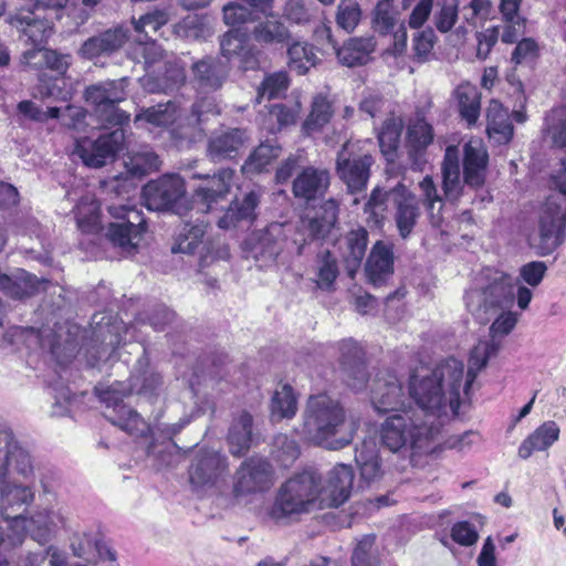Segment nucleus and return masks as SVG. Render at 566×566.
<instances>
[{
	"label": "nucleus",
	"mask_w": 566,
	"mask_h": 566,
	"mask_svg": "<svg viewBox=\"0 0 566 566\" xmlns=\"http://www.w3.org/2000/svg\"><path fill=\"white\" fill-rule=\"evenodd\" d=\"M174 32L186 40H206L213 34V19L209 15L188 14L175 24Z\"/></svg>",
	"instance_id": "obj_45"
},
{
	"label": "nucleus",
	"mask_w": 566,
	"mask_h": 566,
	"mask_svg": "<svg viewBox=\"0 0 566 566\" xmlns=\"http://www.w3.org/2000/svg\"><path fill=\"white\" fill-rule=\"evenodd\" d=\"M49 8L21 6L8 19L20 36L34 46L46 42L53 30L52 19L46 15Z\"/></svg>",
	"instance_id": "obj_18"
},
{
	"label": "nucleus",
	"mask_w": 566,
	"mask_h": 566,
	"mask_svg": "<svg viewBox=\"0 0 566 566\" xmlns=\"http://www.w3.org/2000/svg\"><path fill=\"white\" fill-rule=\"evenodd\" d=\"M558 424L548 420L536 428L518 447V455L528 459L534 452L545 451L559 438Z\"/></svg>",
	"instance_id": "obj_39"
},
{
	"label": "nucleus",
	"mask_w": 566,
	"mask_h": 566,
	"mask_svg": "<svg viewBox=\"0 0 566 566\" xmlns=\"http://www.w3.org/2000/svg\"><path fill=\"white\" fill-rule=\"evenodd\" d=\"M125 143L124 129L119 126L108 134L101 135L96 140L80 139L75 145V154L87 167L99 168L123 148Z\"/></svg>",
	"instance_id": "obj_20"
},
{
	"label": "nucleus",
	"mask_w": 566,
	"mask_h": 566,
	"mask_svg": "<svg viewBox=\"0 0 566 566\" xmlns=\"http://www.w3.org/2000/svg\"><path fill=\"white\" fill-rule=\"evenodd\" d=\"M517 323V315L511 311L501 313L492 323L490 339L480 340L471 350L469 357V368L463 374L461 387L464 389V396L469 397L470 388L474 382L478 373L482 370L489 359L496 356L501 343L497 337H503L512 332Z\"/></svg>",
	"instance_id": "obj_11"
},
{
	"label": "nucleus",
	"mask_w": 566,
	"mask_h": 566,
	"mask_svg": "<svg viewBox=\"0 0 566 566\" xmlns=\"http://www.w3.org/2000/svg\"><path fill=\"white\" fill-rule=\"evenodd\" d=\"M463 181L455 150L448 147L442 164L443 192L448 200H458L463 190V184L470 188L483 186L486 176L489 155L480 139H471L464 145Z\"/></svg>",
	"instance_id": "obj_7"
},
{
	"label": "nucleus",
	"mask_w": 566,
	"mask_h": 566,
	"mask_svg": "<svg viewBox=\"0 0 566 566\" xmlns=\"http://www.w3.org/2000/svg\"><path fill=\"white\" fill-rule=\"evenodd\" d=\"M281 155V146L275 140L261 143L248 157L242 172L253 175L262 172Z\"/></svg>",
	"instance_id": "obj_48"
},
{
	"label": "nucleus",
	"mask_w": 566,
	"mask_h": 566,
	"mask_svg": "<svg viewBox=\"0 0 566 566\" xmlns=\"http://www.w3.org/2000/svg\"><path fill=\"white\" fill-rule=\"evenodd\" d=\"M281 232L282 226L273 223L265 230L252 233L243 242L245 258L255 260L261 268L273 263L282 249L277 240Z\"/></svg>",
	"instance_id": "obj_26"
},
{
	"label": "nucleus",
	"mask_w": 566,
	"mask_h": 566,
	"mask_svg": "<svg viewBox=\"0 0 566 566\" xmlns=\"http://www.w3.org/2000/svg\"><path fill=\"white\" fill-rule=\"evenodd\" d=\"M376 536L364 535L356 544L352 555L353 566H380L379 557L374 548Z\"/></svg>",
	"instance_id": "obj_57"
},
{
	"label": "nucleus",
	"mask_w": 566,
	"mask_h": 566,
	"mask_svg": "<svg viewBox=\"0 0 566 566\" xmlns=\"http://www.w3.org/2000/svg\"><path fill=\"white\" fill-rule=\"evenodd\" d=\"M376 42L371 36L353 38L336 51L337 57L343 65L348 67L364 65L370 60Z\"/></svg>",
	"instance_id": "obj_43"
},
{
	"label": "nucleus",
	"mask_w": 566,
	"mask_h": 566,
	"mask_svg": "<svg viewBox=\"0 0 566 566\" xmlns=\"http://www.w3.org/2000/svg\"><path fill=\"white\" fill-rule=\"evenodd\" d=\"M392 201L391 192L381 191L375 189L369 200L365 206V213L373 220L376 226H379L385 219V212L387 209V202Z\"/></svg>",
	"instance_id": "obj_63"
},
{
	"label": "nucleus",
	"mask_w": 566,
	"mask_h": 566,
	"mask_svg": "<svg viewBox=\"0 0 566 566\" xmlns=\"http://www.w3.org/2000/svg\"><path fill=\"white\" fill-rule=\"evenodd\" d=\"M80 328L71 325L66 328V337L63 338L64 328L59 329L33 327H18L14 335L23 339L29 348L39 346L42 350H46L56 363L63 367L67 365L80 352L77 335Z\"/></svg>",
	"instance_id": "obj_10"
},
{
	"label": "nucleus",
	"mask_w": 566,
	"mask_h": 566,
	"mask_svg": "<svg viewBox=\"0 0 566 566\" xmlns=\"http://www.w3.org/2000/svg\"><path fill=\"white\" fill-rule=\"evenodd\" d=\"M337 219L338 203L336 200L329 199L319 207L313 217L303 222L313 240H324L331 235Z\"/></svg>",
	"instance_id": "obj_41"
},
{
	"label": "nucleus",
	"mask_w": 566,
	"mask_h": 566,
	"mask_svg": "<svg viewBox=\"0 0 566 566\" xmlns=\"http://www.w3.org/2000/svg\"><path fill=\"white\" fill-rule=\"evenodd\" d=\"M319 505V475L304 471L289 479L280 488L270 511V516L281 522L292 515L308 513Z\"/></svg>",
	"instance_id": "obj_8"
},
{
	"label": "nucleus",
	"mask_w": 566,
	"mask_h": 566,
	"mask_svg": "<svg viewBox=\"0 0 566 566\" xmlns=\"http://www.w3.org/2000/svg\"><path fill=\"white\" fill-rule=\"evenodd\" d=\"M163 385V378L155 371H143L133 375L129 385L114 382L103 389L96 387V394L105 405V418L114 426L135 437H146L154 428L135 410L123 403L124 397L137 394L149 398L157 396Z\"/></svg>",
	"instance_id": "obj_3"
},
{
	"label": "nucleus",
	"mask_w": 566,
	"mask_h": 566,
	"mask_svg": "<svg viewBox=\"0 0 566 566\" xmlns=\"http://www.w3.org/2000/svg\"><path fill=\"white\" fill-rule=\"evenodd\" d=\"M252 416L249 412H241L233 420L228 434L230 451L234 455H241L251 446Z\"/></svg>",
	"instance_id": "obj_49"
},
{
	"label": "nucleus",
	"mask_w": 566,
	"mask_h": 566,
	"mask_svg": "<svg viewBox=\"0 0 566 566\" xmlns=\"http://www.w3.org/2000/svg\"><path fill=\"white\" fill-rule=\"evenodd\" d=\"M258 203V193L250 191L242 200H235L230 205L224 214L219 218L218 227L223 230H230L240 227L241 223H251L255 218Z\"/></svg>",
	"instance_id": "obj_38"
},
{
	"label": "nucleus",
	"mask_w": 566,
	"mask_h": 566,
	"mask_svg": "<svg viewBox=\"0 0 566 566\" xmlns=\"http://www.w3.org/2000/svg\"><path fill=\"white\" fill-rule=\"evenodd\" d=\"M355 430L338 400L327 395L310 397L303 423V433L308 441L328 450H339L352 442Z\"/></svg>",
	"instance_id": "obj_4"
},
{
	"label": "nucleus",
	"mask_w": 566,
	"mask_h": 566,
	"mask_svg": "<svg viewBox=\"0 0 566 566\" xmlns=\"http://www.w3.org/2000/svg\"><path fill=\"white\" fill-rule=\"evenodd\" d=\"M459 17V0H439L434 12V25L441 33L449 32Z\"/></svg>",
	"instance_id": "obj_59"
},
{
	"label": "nucleus",
	"mask_w": 566,
	"mask_h": 566,
	"mask_svg": "<svg viewBox=\"0 0 566 566\" xmlns=\"http://www.w3.org/2000/svg\"><path fill=\"white\" fill-rule=\"evenodd\" d=\"M463 363L453 357L432 370L423 368L410 375V396L415 405L408 410L388 415L379 426L384 448L397 457L396 470L405 471L415 457L434 449L444 419L459 413L464 396L461 387Z\"/></svg>",
	"instance_id": "obj_1"
},
{
	"label": "nucleus",
	"mask_w": 566,
	"mask_h": 566,
	"mask_svg": "<svg viewBox=\"0 0 566 566\" xmlns=\"http://www.w3.org/2000/svg\"><path fill=\"white\" fill-rule=\"evenodd\" d=\"M208 222L198 218L195 223L185 222L179 230L175 243L171 248L174 253H188L193 254L197 249L202 244L205 254H201V262L208 263V259H222L227 260L230 256L227 245L219 247L212 253L210 244L203 243V238L207 231Z\"/></svg>",
	"instance_id": "obj_21"
},
{
	"label": "nucleus",
	"mask_w": 566,
	"mask_h": 566,
	"mask_svg": "<svg viewBox=\"0 0 566 566\" xmlns=\"http://www.w3.org/2000/svg\"><path fill=\"white\" fill-rule=\"evenodd\" d=\"M368 244V232L364 228L350 230L339 241V249L342 251L344 261L347 269L353 272L361 263Z\"/></svg>",
	"instance_id": "obj_42"
},
{
	"label": "nucleus",
	"mask_w": 566,
	"mask_h": 566,
	"mask_svg": "<svg viewBox=\"0 0 566 566\" xmlns=\"http://www.w3.org/2000/svg\"><path fill=\"white\" fill-rule=\"evenodd\" d=\"M338 275L336 259L329 251H324L317 258V281L321 290H329Z\"/></svg>",
	"instance_id": "obj_58"
},
{
	"label": "nucleus",
	"mask_w": 566,
	"mask_h": 566,
	"mask_svg": "<svg viewBox=\"0 0 566 566\" xmlns=\"http://www.w3.org/2000/svg\"><path fill=\"white\" fill-rule=\"evenodd\" d=\"M355 461L359 469L361 481L368 485L379 482L394 472H398L392 458L388 459L387 463H385L375 442L371 440H364L360 446L356 447Z\"/></svg>",
	"instance_id": "obj_25"
},
{
	"label": "nucleus",
	"mask_w": 566,
	"mask_h": 566,
	"mask_svg": "<svg viewBox=\"0 0 566 566\" xmlns=\"http://www.w3.org/2000/svg\"><path fill=\"white\" fill-rule=\"evenodd\" d=\"M486 134L496 145H506L514 136L510 112L497 99H491L486 109Z\"/></svg>",
	"instance_id": "obj_36"
},
{
	"label": "nucleus",
	"mask_w": 566,
	"mask_h": 566,
	"mask_svg": "<svg viewBox=\"0 0 566 566\" xmlns=\"http://www.w3.org/2000/svg\"><path fill=\"white\" fill-rule=\"evenodd\" d=\"M289 84L290 78L286 72H274L264 77L258 94L261 98H277L285 94Z\"/></svg>",
	"instance_id": "obj_60"
},
{
	"label": "nucleus",
	"mask_w": 566,
	"mask_h": 566,
	"mask_svg": "<svg viewBox=\"0 0 566 566\" xmlns=\"http://www.w3.org/2000/svg\"><path fill=\"white\" fill-rule=\"evenodd\" d=\"M77 227L81 231L91 233L99 228V203L96 198L87 193L81 198L74 208Z\"/></svg>",
	"instance_id": "obj_50"
},
{
	"label": "nucleus",
	"mask_w": 566,
	"mask_h": 566,
	"mask_svg": "<svg viewBox=\"0 0 566 566\" xmlns=\"http://www.w3.org/2000/svg\"><path fill=\"white\" fill-rule=\"evenodd\" d=\"M221 55L229 62H237L243 70H254L259 66L260 51L249 42L247 32L231 29L220 40Z\"/></svg>",
	"instance_id": "obj_23"
},
{
	"label": "nucleus",
	"mask_w": 566,
	"mask_h": 566,
	"mask_svg": "<svg viewBox=\"0 0 566 566\" xmlns=\"http://www.w3.org/2000/svg\"><path fill=\"white\" fill-rule=\"evenodd\" d=\"M338 348L345 382L356 391L363 390L368 380L364 349L352 338L342 340Z\"/></svg>",
	"instance_id": "obj_27"
},
{
	"label": "nucleus",
	"mask_w": 566,
	"mask_h": 566,
	"mask_svg": "<svg viewBox=\"0 0 566 566\" xmlns=\"http://www.w3.org/2000/svg\"><path fill=\"white\" fill-rule=\"evenodd\" d=\"M234 170L223 168L212 177H203V184L200 185L193 193V206L191 210L196 209L202 214L208 213L212 209V203L222 199L230 190Z\"/></svg>",
	"instance_id": "obj_28"
},
{
	"label": "nucleus",
	"mask_w": 566,
	"mask_h": 566,
	"mask_svg": "<svg viewBox=\"0 0 566 566\" xmlns=\"http://www.w3.org/2000/svg\"><path fill=\"white\" fill-rule=\"evenodd\" d=\"M265 15L266 19L258 23L252 32L254 40L264 45L287 43L291 33L285 24L272 11Z\"/></svg>",
	"instance_id": "obj_46"
},
{
	"label": "nucleus",
	"mask_w": 566,
	"mask_h": 566,
	"mask_svg": "<svg viewBox=\"0 0 566 566\" xmlns=\"http://www.w3.org/2000/svg\"><path fill=\"white\" fill-rule=\"evenodd\" d=\"M169 21V13L166 10H155L142 15L134 21V29L138 36L149 39V30L156 33L163 25Z\"/></svg>",
	"instance_id": "obj_61"
},
{
	"label": "nucleus",
	"mask_w": 566,
	"mask_h": 566,
	"mask_svg": "<svg viewBox=\"0 0 566 566\" xmlns=\"http://www.w3.org/2000/svg\"><path fill=\"white\" fill-rule=\"evenodd\" d=\"M228 472L226 455L210 449H200L189 469V481L195 491L200 492L218 485Z\"/></svg>",
	"instance_id": "obj_19"
},
{
	"label": "nucleus",
	"mask_w": 566,
	"mask_h": 566,
	"mask_svg": "<svg viewBox=\"0 0 566 566\" xmlns=\"http://www.w3.org/2000/svg\"><path fill=\"white\" fill-rule=\"evenodd\" d=\"M287 55L290 70L298 75L307 73L317 62L315 49L307 42L292 43L287 49Z\"/></svg>",
	"instance_id": "obj_51"
},
{
	"label": "nucleus",
	"mask_w": 566,
	"mask_h": 566,
	"mask_svg": "<svg viewBox=\"0 0 566 566\" xmlns=\"http://www.w3.org/2000/svg\"><path fill=\"white\" fill-rule=\"evenodd\" d=\"M516 295L517 306L526 310L533 298V292L525 285H518L516 292L512 279L501 272L488 277L485 283L476 284L467 291L464 301L468 311L481 324H486L500 311L510 308Z\"/></svg>",
	"instance_id": "obj_5"
},
{
	"label": "nucleus",
	"mask_w": 566,
	"mask_h": 566,
	"mask_svg": "<svg viewBox=\"0 0 566 566\" xmlns=\"http://www.w3.org/2000/svg\"><path fill=\"white\" fill-rule=\"evenodd\" d=\"M143 198L149 210H171L177 214H184L182 201H185V182L177 174L147 182L143 188Z\"/></svg>",
	"instance_id": "obj_14"
},
{
	"label": "nucleus",
	"mask_w": 566,
	"mask_h": 566,
	"mask_svg": "<svg viewBox=\"0 0 566 566\" xmlns=\"http://www.w3.org/2000/svg\"><path fill=\"white\" fill-rule=\"evenodd\" d=\"M48 283L46 280H39L21 269H17L11 275L0 270V290L15 300H22L45 290Z\"/></svg>",
	"instance_id": "obj_33"
},
{
	"label": "nucleus",
	"mask_w": 566,
	"mask_h": 566,
	"mask_svg": "<svg viewBox=\"0 0 566 566\" xmlns=\"http://www.w3.org/2000/svg\"><path fill=\"white\" fill-rule=\"evenodd\" d=\"M354 143L347 142L338 151L336 172L349 192L363 191L370 176L374 159L368 154H359Z\"/></svg>",
	"instance_id": "obj_16"
},
{
	"label": "nucleus",
	"mask_w": 566,
	"mask_h": 566,
	"mask_svg": "<svg viewBox=\"0 0 566 566\" xmlns=\"http://www.w3.org/2000/svg\"><path fill=\"white\" fill-rule=\"evenodd\" d=\"M124 336L122 337L119 329L120 326L117 323H98L92 331V344L91 349L94 350L91 356L90 364L94 366L99 360L109 359L113 357L116 348L120 343L126 342V336L129 334L133 326H123Z\"/></svg>",
	"instance_id": "obj_29"
},
{
	"label": "nucleus",
	"mask_w": 566,
	"mask_h": 566,
	"mask_svg": "<svg viewBox=\"0 0 566 566\" xmlns=\"http://www.w3.org/2000/svg\"><path fill=\"white\" fill-rule=\"evenodd\" d=\"M66 517L61 510L42 509L32 513L18 514L9 522L7 539L0 535V547L7 542L11 546L22 543L25 535L40 544H45L57 528L64 527Z\"/></svg>",
	"instance_id": "obj_9"
},
{
	"label": "nucleus",
	"mask_w": 566,
	"mask_h": 566,
	"mask_svg": "<svg viewBox=\"0 0 566 566\" xmlns=\"http://www.w3.org/2000/svg\"><path fill=\"white\" fill-rule=\"evenodd\" d=\"M108 212L116 221L109 223L106 231L107 239L123 254H132L145 230L142 212L129 205H112L108 207Z\"/></svg>",
	"instance_id": "obj_12"
},
{
	"label": "nucleus",
	"mask_w": 566,
	"mask_h": 566,
	"mask_svg": "<svg viewBox=\"0 0 566 566\" xmlns=\"http://www.w3.org/2000/svg\"><path fill=\"white\" fill-rule=\"evenodd\" d=\"M13 472L24 480L34 475V461L9 428L0 429V514L8 523L19 512L33 503L34 486L9 480Z\"/></svg>",
	"instance_id": "obj_2"
},
{
	"label": "nucleus",
	"mask_w": 566,
	"mask_h": 566,
	"mask_svg": "<svg viewBox=\"0 0 566 566\" xmlns=\"http://www.w3.org/2000/svg\"><path fill=\"white\" fill-rule=\"evenodd\" d=\"M300 104L294 105L274 104L266 114H260L259 123L268 133L275 134L283 127L292 125L296 122L300 114Z\"/></svg>",
	"instance_id": "obj_44"
},
{
	"label": "nucleus",
	"mask_w": 566,
	"mask_h": 566,
	"mask_svg": "<svg viewBox=\"0 0 566 566\" xmlns=\"http://www.w3.org/2000/svg\"><path fill=\"white\" fill-rule=\"evenodd\" d=\"M538 228L536 253L546 256L552 254L565 241L566 199L560 197L546 199L541 209Z\"/></svg>",
	"instance_id": "obj_13"
},
{
	"label": "nucleus",
	"mask_w": 566,
	"mask_h": 566,
	"mask_svg": "<svg viewBox=\"0 0 566 566\" xmlns=\"http://www.w3.org/2000/svg\"><path fill=\"white\" fill-rule=\"evenodd\" d=\"M402 127V119L394 114L384 120L378 130V142L384 155L391 156L396 153L400 142Z\"/></svg>",
	"instance_id": "obj_55"
},
{
	"label": "nucleus",
	"mask_w": 566,
	"mask_h": 566,
	"mask_svg": "<svg viewBox=\"0 0 566 566\" xmlns=\"http://www.w3.org/2000/svg\"><path fill=\"white\" fill-rule=\"evenodd\" d=\"M361 17L359 4L354 0H342L338 4L336 22L347 32L354 31Z\"/></svg>",
	"instance_id": "obj_62"
},
{
	"label": "nucleus",
	"mask_w": 566,
	"mask_h": 566,
	"mask_svg": "<svg viewBox=\"0 0 566 566\" xmlns=\"http://www.w3.org/2000/svg\"><path fill=\"white\" fill-rule=\"evenodd\" d=\"M545 139L555 148H566V109H552L545 117L543 128Z\"/></svg>",
	"instance_id": "obj_53"
},
{
	"label": "nucleus",
	"mask_w": 566,
	"mask_h": 566,
	"mask_svg": "<svg viewBox=\"0 0 566 566\" xmlns=\"http://www.w3.org/2000/svg\"><path fill=\"white\" fill-rule=\"evenodd\" d=\"M206 113H220L213 98L201 96L199 101L192 104L190 114L179 102L168 101L143 108L136 114L134 124L137 128L149 130L164 128L172 139L184 140L189 138L190 130L201 123V117Z\"/></svg>",
	"instance_id": "obj_6"
},
{
	"label": "nucleus",
	"mask_w": 566,
	"mask_h": 566,
	"mask_svg": "<svg viewBox=\"0 0 566 566\" xmlns=\"http://www.w3.org/2000/svg\"><path fill=\"white\" fill-rule=\"evenodd\" d=\"M127 167L134 176H144L159 169L160 159L154 151L145 150L132 157Z\"/></svg>",
	"instance_id": "obj_64"
},
{
	"label": "nucleus",
	"mask_w": 566,
	"mask_h": 566,
	"mask_svg": "<svg viewBox=\"0 0 566 566\" xmlns=\"http://www.w3.org/2000/svg\"><path fill=\"white\" fill-rule=\"evenodd\" d=\"M192 72L198 95L216 92L223 85L228 75L226 65L212 57L193 63Z\"/></svg>",
	"instance_id": "obj_32"
},
{
	"label": "nucleus",
	"mask_w": 566,
	"mask_h": 566,
	"mask_svg": "<svg viewBox=\"0 0 566 566\" xmlns=\"http://www.w3.org/2000/svg\"><path fill=\"white\" fill-rule=\"evenodd\" d=\"M394 270V253L389 245L378 241L366 263V273L374 285L381 284Z\"/></svg>",
	"instance_id": "obj_40"
},
{
	"label": "nucleus",
	"mask_w": 566,
	"mask_h": 566,
	"mask_svg": "<svg viewBox=\"0 0 566 566\" xmlns=\"http://www.w3.org/2000/svg\"><path fill=\"white\" fill-rule=\"evenodd\" d=\"M459 112L469 126L475 125L481 112V95L475 85L461 83L455 88Z\"/></svg>",
	"instance_id": "obj_47"
},
{
	"label": "nucleus",
	"mask_w": 566,
	"mask_h": 566,
	"mask_svg": "<svg viewBox=\"0 0 566 566\" xmlns=\"http://www.w3.org/2000/svg\"><path fill=\"white\" fill-rule=\"evenodd\" d=\"M370 391L371 403L378 413L402 412L415 402L410 395L406 396L401 380L389 370L376 375Z\"/></svg>",
	"instance_id": "obj_15"
},
{
	"label": "nucleus",
	"mask_w": 566,
	"mask_h": 566,
	"mask_svg": "<svg viewBox=\"0 0 566 566\" xmlns=\"http://www.w3.org/2000/svg\"><path fill=\"white\" fill-rule=\"evenodd\" d=\"M123 81H105L85 90V99L94 105L105 122L122 126L129 122V114L119 111L117 104L125 99Z\"/></svg>",
	"instance_id": "obj_17"
},
{
	"label": "nucleus",
	"mask_w": 566,
	"mask_h": 566,
	"mask_svg": "<svg viewBox=\"0 0 566 566\" xmlns=\"http://www.w3.org/2000/svg\"><path fill=\"white\" fill-rule=\"evenodd\" d=\"M249 136L245 129L232 128L210 137L208 156L213 161L234 158Z\"/></svg>",
	"instance_id": "obj_35"
},
{
	"label": "nucleus",
	"mask_w": 566,
	"mask_h": 566,
	"mask_svg": "<svg viewBox=\"0 0 566 566\" xmlns=\"http://www.w3.org/2000/svg\"><path fill=\"white\" fill-rule=\"evenodd\" d=\"M273 484L271 464L261 458L244 461L235 474L233 493L237 497L264 492Z\"/></svg>",
	"instance_id": "obj_22"
},
{
	"label": "nucleus",
	"mask_w": 566,
	"mask_h": 566,
	"mask_svg": "<svg viewBox=\"0 0 566 566\" xmlns=\"http://www.w3.org/2000/svg\"><path fill=\"white\" fill-rule=\"evenodd\" d=\"M20 64L24 71L51 70L62 75L71 64V55L38 45L23 52Z\"/></svg>",
	"instance_id": "obj_31"
},
{
	"label": "nucleus",
	"mask_w": 566,
	"mask_h": 566,
	"mask_svg": "<svg viewBox=\"0 0 566 566\" xmlns=\"http://www.w3.org/2000/svg\"><path fill=\"white\" fill-rule=\"evenodd\" d=\"M296 410L297 400L290 385H283L281 389L274 391L271 400V418L273 421L293 418Z\"/></svg>",
	"instance_id": "obj_52"
},
{
	"label": "nucleus",
	"mask_w": 566,
	"mask_h": 566,
	"mask_svg": "<svg viewBox=\"0 0 566 566\" xmlns=\"http://www.w3.org/2000/svg\"><path fill=\"white\" fill-rule=\"evenodd\" d=\"M392 202L396 207V223L399 234L407 238L417 223L420 216L419 202L415 195L405 188H397L391 191Z\"/></svg>",
	"instance_id": "obj_34"
},
{
	"label": "nucleus",
	"mask_w": 566,
	"mask_h": 566,
	"mask_svg": "<svg viewBox=\"0 0 566 566\" xmlns=\"http://www.w3.org/2000/svg\"><path fill=\"white\" fill-rule=\"evenodd\" d=\"M421 200L424 206L430 221L433 226H439L442 220L443 199L438 192L437 186L432 177L426 176L420 182Z\"/></svg>",
	"instance_id": "obj_54"
},
{
	"label": "nucleus",
	"mask_w": 566,
	"mask_h": 566,
	"mask_svg": "<svg viewBox=\"0 0 566 566\" xmlns=\"http://www.w3.org/2000/svg\"><path fill=\"white\" fill-rule=\"evenodd\" d=\"M432 142L433 128L423 117L417 116L410 120L407 129V149L413 170H423L427 164V148Z\"/></svg>",
	"instance_id": "obj_30"
},
{
	"label": "nucleus",
	"mask_w": 566,
	"mask_h": 566,
	"mask_svg": "<svg viewBox=\"0 0 566 566\" xmlns=\"http://www.w3.org/2000/svg\"><path fill=\"white\" fill-rule=\"evenodd\" d=\"M332 115L331 102L322 94H318L312 102V111L303 124V129L307 135L317 132L329 122Z\"/></svg>",
	"instance_id": "obj_56"
},
{
	"label": "nucleus",
	"mask_w": 566,
	"mask_h": 566,
	"mask_svg": "<svg viewBox=\"0 0 566 566\" xmlns=\"http://www.w3.org/2000/svg\"><path fill=\"white\" fill-rule=\"evenodd\" d=\"M329 186V174L324 169L307 167L293 181L296 198L311 201L324 195Z\"/></svg>",
	"instance_id": "obj_37"
},
{
	"label": "nucleus",
	"mask_w": 566,
	"mask_h": 566,
	"mask_svg": "<svg viewBox=\"0 0 566 566\" xmlns=\"http://www.w3.org/2000/svg\"><path fill=\"white\" fill-rule=\"evenodd\" d=\"M354 471L350 465L337 464L327 474L324 485L319 484V505L338 507L350 496Z\"/></svg>",
	"instance_id": "obj_24"
}]
</instances>
